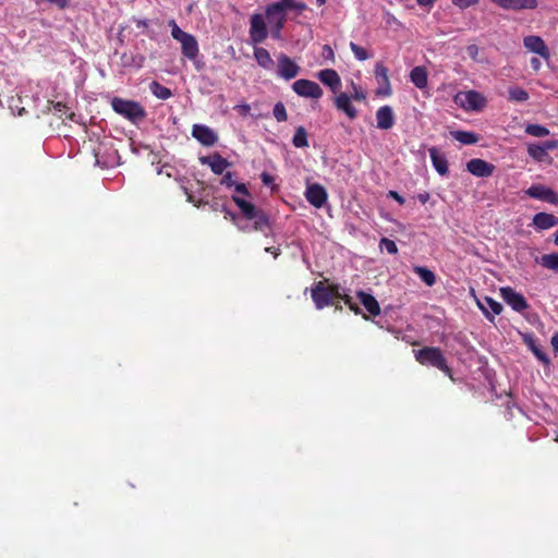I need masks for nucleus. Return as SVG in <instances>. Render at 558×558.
Here are the masks:
<instances>
[{"instance_id": "f257e3e1", "label": "nucleus", "mask_w": 558, "mask_h": 558, "mask_svg": "<svg viewBox=\"0 0 558 558\" xmlns=\"http://www.w3.org/2000/svg\"><path fill=\"white\" fill-rule=\"evenodd\" d=\"M311 295L317 310H323L326 306L333 305L335 301L342 300L352 312L361 313V308L353 302V299L341 293L339 284H327L326 280L317 281L311 288Z\"/></svg>"}, {"instance_id": "f03ea898", "label": "nucleus", "mask_w": 558, "mask_h": 558, "mask_svg": "<svg viewBox=\"0 0 558 558\" xmlns=\"http://www.w3.org/2000/svg\"><path fill=\"white\" fill-rule=\"evenodd\" d=\"M414 357L421 365L435 367L446 374L452 381L456 380L452 369L448 365L447 359L440 348L424 347L420 350H414Z\"/></svg>"}, {"instance_id": "7ed1b4c3", "label": "nucleus", "mask_w": 558, "mask_h": 558, "mask_svg": "<svg viewBox=\"0 0 558 558\" xmlns=\"http://www.w3.org/2000/svg\"><path fill=\"white\" fill-rule=\"evenodd\" d=\"M113 111L134 124L143 121L147 113L145 108L135 100H129L121 97H113L111 100Z\"/></svg>"}, {"instance_id": "20e7f679", "label": "nucleus", "mask_w": 558, "mask_h": 558, "mask_svg": "<svg viewBox=\"0 0 558 558\" xmlns=\"http://www.w3.org/2000/svg\"><path fill=\"white\" fill-rule=\"evenodd\" d=\"M232 201L240 208L246 220L254 221L253 229L255 231H264L265 228L269 227V217L264 210L256 208L251 202L235 195L232 196Z\"/></svg>"}, {"instance_id": "39448f33", "label": "nucleus", "mask_w": 558, "mask_h": 558, "mask_svg": "<svg viewBox=\"0 0 558 558\" xmlns=\"http://www.w3.org/2000/svg\"><path fill=\"white\" fill-rule=\"evenodd\" d=\"M267 22L263 14L254 13L250 19V40L256 46L265 41L268 37Z\"/></svg>"}, {"instance_id": "423d86ee", "label": "nucleus", "mask_w": 558, "mask_h": 558, "mask_svg": "<svg viewBox=\"0 0 558 558\" xmlns=\"http://www.w3.org/2000/svg\"><path fill=\"white\" fill-rule=\"evenodd\" d=\"M456 102L468 111H481L486 106V98L476 90H468L459 93Z\"/></svg>"}, {"instance_id": "0eeeda50", "label": "nucleus", "mask_w": 558, "mask_h": 558, "mask_svg": "<svg viewBox=\"0 0 558 558\" xmlns=\"http://www.w3.org/2000/svg\"><path fill=\"white\" fill-rule=\"evenodd\" d=\"M292 89L301 97L318 99L323 96L322 87L316 82L305 78L295 81Z\"/></svg>"}, {"instance_id": "6e6552de", "label": "nucleus", "mask_w": 558, "mask_h": 558, "mask_svg": "<svg viewBox=\"0 0 558 558\" xmlns=\"http://www.w3.org/2000/svg\"><path fill=\"white\" fill-rule=\"evenodd\" d=\"M499 291L504 301L511 306L513 311L521 313L529 308V303L525 298L511 287H502Z\"/></svg>"}, {"instance_id": "1a4fd4ad", "label": "nucleus", "mask_w": 558, "mask_h": 558, "mask_svg": "<svg viewBox=\"0 0 558 558\" xmlns=\"http://www.w3.org/2000/svg\"><path fill=\"white\" fill-rule=\"evenodd\" d=\"M523 46L527 51L538 54L547 61L550 59L549 48L544 39L537 35L525 36L523 38Z\"/></svg>"}, {"instance_id": "9d476101", "label": "nucleus", "mask_w": 558, "mask_h": 558, "mask_svg": "<svg viewBox=\"0 0 558 558\" xmlns=\"http://www.w3.org/2000/svg\"><path fill=\"white\" fill-rule=\"evenodd\" d=\"M525 194L529 195L532 198L539 199L547 202L549 204L557 205L558 204V194L551 190L550 187H547L542 184H533L531 185L526 191Z\"/></svg>"}, {"instance_id": "9b49d317", "label": "nucleus", "mask_w": 558, "mask_h": 558, "mask_svg": "<svg viewBox=\"0 0 558 558\" xmlns=\"http://www.w3.org/2000/svg\"><path fill=\"white\" fill-rule=\"evenodd\" d=\"M278 75L290 81L298 76L300 66L287 54L281 53L278 57Z\"/></svg>"}, {"instance_id": "f8f14e48", "label": "nucleus", "mask_w": 558, "mask_h": 558, "mask_svg": "<svg viewBox=\"0 0 558 558\" xmlns=\"http://www.w3.org/2000/svg\"><path fill=\"white\" fill-rule=\"evenodd\" d=\"M327 197L326 189L318 183L311 184L306 187L305 198L315 208H322L327 202Z\"/></svg>"}, {"instance_id": "ddd939ff", "label": "nucleus", "mask_w": 558, "mask_h": 558, "mask_svg": "<svg viewBox=\"0 0 558 558\" xmlns=\"http://www.w3.org/2000/svg\"><path fill=\"white\" fill-rule=\"evenodd\" d=\"M466 170L477 178H487L494 173L495 166L484 159L473 158L468 161Z\"/></svg>"}, {"instance_id": "4468645a", "label": "nucleus", "mask_w": 558, "mask_h": 558, "mask_svg": "<svg viewBox=\"0 0 558 558\" xmlns=\"http://www.w3.org/2000/svg\"><path fill=\"white\" fill-rule=\"evenodd\" d=\"M192 135L202 145L210 147L218 142L217 134L207 125L194 124L192 128Z\"/></svg>"}, {"instance_id": "2eb2a0df", "label": "nucleus", "mask_w": 558, "mask_h": 558, "mask_svg": "<svg viewBox=\"0 0 558 558\" xmlns=\"http://www.w3.org/2000/svg\"><path fill=\"white\" fill-rule=\"evenodd\" d=\"M490 1L504 10H511V11L535 10L538 7V0H490Z\"/></svg>"}, {"instance_id": "dca6fc26", "label": "nucleus", "mask_w": 558, "mask_h": 558, "mask_svg": "<svg viewBox=\"0 0 558 558\" xmlns=\"http://www.w3.org/2000/svg\"><path fill=\"white\" fill-rule=\"evenodd\" d=\"M202 165H207L215 174H223L231 163L220 154L214 153L199 158Z\"/></svg>"}, {"instance_id": "f3484780", "label": "nucleus", "mask_w": 558, "mask_h": 558, "mask_svg": "<svg viewBox=\"0 0 558 558\" xmlns=\"http://www.w3.org/2000/svg\"><path fill=\"white\" fill-rule=\"evenodd\" d=\"M267 25H284L287 22V13L281 11V7L272 2L266 7L264 15Z\"/></svg>"}, {"instance_id": "a211bd4d", "label": "nucleus", "mask_w": 558, "mask_h": 558, "mask_svg": "<svg viewBox=\"0 0 558 558\" xmlns=\"http://www.w3.org/2000/svg\"><path fill=\"white\" fill-rule=\"evenodd\" d=\"M377 128L380 130H390L396 122L393 110L390 106H381L376 111Z\"/></svg>"}, {"instance_id": "6ab92c4d", "label": "nucleus", "mask_w": 558, "mask_h": 558, "mask_svg": "<svg viewBox=\"0 0 558 558\" xmlns=\"http://www.w3.org/2000/svg\"><path fill=\"white\" fill-rule=\"evenodd\" d=\"M319 81L328 86L332 93H337L341 87V80L339 74L333 69H325L318 72Z\"/></svg>"}, {"instance_id": "aec40b11", "label": "nucleus", "mask_w": 558, "mask_h": 558, "mask_svg": "<svg viewBox=\"0 0 558 558\" xmlns=\"http://www.w3.org/2000/svg\"><path fill=\"white\" fill-rule=\"evenodd\" d=\"M335 107L344 112L351 120H354L357 117V110L352 105L351 97L347 93H340L335 98Z\"/></svg>"}, {"instance_id": "412c9836", "label": "nucleus", "mask_w": 558, "mask_h": 558, "mask_svg": "<svg viewBox=\"0 0 558 558\" xmlns=\"http://www.w3.org/2000/svg\"><path fill=\"white\" fill-rule=\"evenodd\" d=\"M533 226L538 231L548 230L558 226V217L548 213H537L533 217Z\"/></svg>"}, {"instance_id": "4be33fe9", "label": "nucleus", "mask_w": 558, "mask_h": 558, "mask_svg": "<svg viewBox=\"0 0 558 558\" xmlns=\"http://www.w3.org/2000/svg\"><path fill=\"white\" fill-rule=\"evenodd\" d=\"M477 305L489 320L494 319V315H499L502 312V305L489 296H485L483 302L477 301Z\"/></svg>"}, {"instance_id": "5701e85b", "label": "nucleus", "mask_w": 558, "mask_h": 558, "mask_svg": "<svg viewBox=\"0 0 558 558\" xmlns=\"http://www.w3.org/2000/svg\"><path fill=\"white\" fill-rule=\"evenodd\" d=\"M429 151V157L432 159V163L435 168V170L440 174V175H447L448 174V161H447V158L444 154H441L438 148L436 147H430L428 149Z\"/></svg>"}, {"instance_id": "b1692460", "label": "nucleus", "mask_w": 558, "mask_h": 558, "mask_svg": "<svg viewBox=\"0 0 558 558\" xmlns=\"http://www.w3.org/2000/svg\"><path fill=\"white\" fill-rule=\"evenodd\" d=\"M180 43H181L182 53L186 58L194 60L197 57L198 51H199L198 44H197V40L195 39V37L191 34H189Z\"/></svg>"}, {"instance_id": "393cba45", "label": "nucleus", "mask_w": 558, "mask_h": 558, "mask_svg": "<svg viewBox=\"0 0 558 558\" xmlns=\"http://www.w3.org/2000/svg\"><path fill=\"white\" fill-rule=\"evenodd\" d=\"M357 298L371 315L377 316L380 314V306L372 294H368L364 291H359Z\"/></svg>"}, {"instance_id": "a878e982", "label": "nucleus", "mask_w": 558, "mask_h": 558, "mask_svg": "<svg viewBox=\"0 0 558 558\" xmlns=\"http://www.w3.org/2000/svg\"><path fill=\"white\" fill-rule=\"evenodd\" d=\"M254 58L257 64L265 70H271L275 65L269 51L263 47L254 48Z\"/></svg>"}, {"instance_id": "bb28decb", "label": "nucleus", "mask_w": 558, "mask_h": 558, "mask_svg": "<svg viewBox=\"0 0 558 558\" xmlns=\"http://www.w3.org/2000/svg\"><path fill=\"white\" fill-rule=\"evenodd\" d=\"M411 82L420 89L427 87L428 75L424 66H415L410 72Z\"/></svg>"}, {"instance_id": "cd10ccee", "label": "nucleus", "mask_w": 558, "mask_h": 558, "mask_svg": "<svg viewBox=\"0 0 558 558\" xmlns=\"http://www.w3.org/2000/svg\"><path fill=\"white\" fill-rule=\"evenodd\" d=\"M524 343L529 347V349L534 353V355L544 364L548 365L550 363L547 354L542 350V348L536 343L535 339L532 335H525Z\"/></svg>"}, {"instance_id": "c85d7f7f", "label": "nucleus", "mask_w": 558, "mask_h": 558, "mask_svg": "<svg viewBox=\"0 0 558 558\" xmlns=\"http://www.w3.org/2000/svg\"><path fill=\"white\" fill-rule=\"evenodd\" d=\"M149 90L150 93L158 99H161V100H167L169 99L170 97H172V92L170 88L161 85L159 82L157 81H153L150 84H149Z\"/></svg>"}, {"instance_id": "c756f323", "label": "nucleus", "mask_w": 558, "mask_h": 558, "mask_svg": "<svg viewBox=\"0 0 558 558\" xmlns=\"http://www.w3.org/2000/svg\"><path fill=\"white\" fill-rule=\"evenodd\" d=\"M454 140L464 145H472L478 142V136L469 131H456L452 133Z\"/></svg>"}, {"instance_id": "7c9ffc66", "label": "nucleus", "mask_w": 558, "mask_h": 558, "mask_svg": "<svg viewBox=\"0 0 558 558\" xmlns=\"http://www.w3.org/2000/svg\"><path fill=\"white\" fill-rule=\"evenodd\" d=\"M414 272L428 287H432L435 284L436 276L432 270L427 269L426 267L416 266V267H414Z\"/></svg>"}, {"instance_id": "2f4dec72", "label": "nucleus", "mask_w": 558, "mask_h": 558, "mask_svg": "<svg viewBox=\"0 0 558 558\" xmlns=\"http://www.w3.org/2000/svg\"><path fill=\"white\" fill-rule=\"evenodd\" d=\"M292 144L296 148L308 146L307 132L304 126H298L292 138Z\"/></svg>"}, {"instance_id": "473e14b6", "label": "nucleus", "mask_w": 558, "mask_h": 558, "mask_svg": "<svg viewBox=\"0 0 558 558\" xmlns=\"http://www.w3.org/2000/svg\"><path fill=\"white\" fill-rule=\"evenodd\" d=\"M508 99L512 102H524L530 98L529 93L522 87L518 86L510 87L508 89Z\"/></svg>"}, {"instance_id": "72a5a7b5", "label": "nucleus", "mask_w": 558, "mask_h": 558, "mask_svg": "<svg viewBox=\"0 0 558 558\" xmlns=\"http://www.w3.org/2000/svg\"><path fill=\"white\" fill-rule=\"evenodd\" d=\"M527 154L538 162L545 161L548 158V154L544 150L541 144H530L527 146Z\"/></svg>"}, {"instance_id": "f704fd0d", "label": "nucleus", "mask_w": 558, "mask_h": 558, "mask_svg": "<svg viewBox=\"0 0 558 558\" xmlns=\"http://www.w3.org/2000/svg\"><path fill=\"white\" fill-rule=\"evenodd\" d=\"M539 263L547 269L558 271V253L544 254Z\"/></svg>"}, {"instance_id": "c9c22d12", "label": "nucleus", "mask_w": 558, "mask_h": 558, "mask_svg": "<svg viewBox=\"0 0 558 558\" xmlns=\"http://www.w3.org/2000/svg\"><path fill=\"white\" fill-rule=\"evenodd\" d=\"M276 4H279L281 7V11L284 13L287 10H295L302 12L306 9L305 3L296 2L295 0H279L276 2Z\"/></svg>"}, {"instance_id": "e433bc0d", "label": "nucleus", "mask_w": 558, "mask_h": 558, "mask_svg": "<svg viewBox=\"0 0 558 558\" xmlns=\"http://www.w3.org/2000/svg\"><path fill=\"white\" fill-rule=\"evenodd\" d=\"M525 133L534 137H544L549 135V130L541 124H527Z\"/></svg>"}, {"instance_id": "4c0bfd02", "label": "nucleus", "mask_w": 558, "mask_h": 558, "mask_svg": "<svg viewBox=\"0 0 558 558\" xmlns=\"http://www.w3.org/2000/svg\"><path fill=\"white\" fill-rule=\"evenodd\" d=\"M375 77L380 84H384L389 87V76L388 69L380 62L375 65Z\"/></svg>"}, {"instance_id": "58836bf2", "label": "nucleus", "mask_w": 558, "mask_h": 558, "mask_svg": "<svg viewBox=\"0 0 558 558\" xmlns=\"http://www.w3.org/2000/svg\"><path fill=\"white\" fill-rule=\"evenodd\" d=\"M350 49L352 50L354 57L359 61H365V60H367L369 58L367 51L363 47L356 45L353 41L350 43Z\"/></svg>"}, {"instance_id": "ea45409f", "label": "nucleus", "mask_w": 558, "mask_h": 558, "mask_svg": "<svg viewBox=\"0 0 558 558\" xmlns=\"http://www.w3.org/2000/svg\"><path fill=\"white\" fill-rule=\"evenodd\" d=\"M274 117L276 118V120L278 122H283V121H287L288 119V114H287V110H286V107L282 102H277L274 107Z\"/></svg>"}, {"instance_id": "a19ab883", "label": "nucleus", "mask_w": 558, "mask_h": 558, "mask_svg": "<svg viewBox=\"0 0 558 558\" xmlns=\"http://www.w3.org/2000/svg\"><path fill=\"white\" fill-rule=\"evenodd\" d=\"M379 246L381 250H386L389 254L393 255L398 253L397 244L388 238H383L379 242Z\"/></svg>"}, {"instance_id": "79ce46f5", "label": "nucleus", "mask_w": 558, "mask_h": 558, "mask_svg": "<svg viewBox=\"0 0 558 558\" xmlns=\"http://www.w3.org/2000/svg\"><path fill=\"white\" fill-rule=\"evenodd\" d=\"M169 25L171 26V35L172 37L178 40V41H181L182 39H184V37H186L189 35V33H185L183 32L175 23L174 20L170 21Z\"/></svg>"}, {"instance_id": "37998d69", "label": "nucleus", "mask_w": 558, "mask_h": 558, "mask_svg": "<svg viewBox=\"0 0 558 558\" xmlns=\"http://www.w3.org/2000/svg\"><path fill=\"white\" fill-rule=\"evenodd\" d=\"M21 104H22L21 97H17L16 99L12 98L11 104H10V109L12 110V112L20 117L26 112L25 107L21 106Z\"/></svg>"}, {"instance_id": "c03bdc74", "label": "nucleus", "mask_w": 558, "mask_h": 558, "mask_svg": "<svg viewBox=\"0 0 558 558\" xmlns=\"http://www.w3.org/2000/svg\"><path fill=\"white\" fill-rule=\"evenodd\" d=\"M352 88H353V93L350 96L351 99H354V100H357V101H362V100H364L366 98V94L364 93V90H362L354 83H352Z\"/></svg>"}, {"instance_id": "a18cd8bd", "label": "nucleus", "mask_w": 558, "mask_h": 558, "mask_svg": "<svg viewBox=\"0 0 558 558\" xmlns=\"http://www.w3.org/2000/svg\"><path fill=\"white\" fill-rule=\"evenodd\" d=\"M220 184L227 187H232L235 184L232 172H226L220 180Z\"/></svg>"}, {"instance_id": "49530a36", "label": "nucleus", "mask_w": 558, "mask_h": 558, "mask_svg": "<svg viewBox=\"0 0 558 558\" xmlns=\"http://www.w3.org/2000/svg\"><path fill=\"white\" fill-rule=\"evenodd\" d=\"M480 0H452V3L460 8V9H466L470 8L476 3H478Z\"/></svg>"}, {"instance_id": "de8ad7c7", "label": "nucleus", "mask_w": 558, "mask_h": 558, "mask_svg": "<svg viewBox=\"0 0 558 558\" xmlns=\"http://www.w3.org/2000/svg\"><path fill=\"white\" fill-rule=\"evenodd\" d=\"M284 25H269L270 35L274 39H281V31L283 29Z\"/></svg>"}, {"instance_id": "09e8293b", "label": "nucleus", "mask_w": 558, "mask_h": 558, "mask_svg": "<svg viewBox=\"0 0 558 558\" xmlns=\"http://www.w3.org/2000/svg\"><path fill=\"white\" fill-rule=\"evenodd\" d=\"M233 109L242 117H246L251 112V106L248 104L236 105Z\"/></svg>"}, {"instance_id": "8fccbe9b", "label": "nucleus", "mask_w": 558, "mask_h": 558, "mask_svg": "<svg viewBox=\"0 0 558 558\" xmlns=\"http://www.w3.org/2000/svg\"><path fill=\"white\" fill-rule=\"evenodd\" d=\"M541 146L544 148V150L548 154V150H554L558 147L557 141H546L541 144Z\"/></svg>"}, {"instance_id": "3c124183", "label": "nucleus", "mask_w": 558, "mask_h": 558, "mask_svg": "<svg viewBox=\"0 0 558 558\" xmlns=\"http://www.w3.org/2000/svg\"><path fill=\"white\" fill-rule=\"evenodd\" d=\"M53 110L59 114V117L61 118L62 114H65L66 111H68V108L64 104L58 101L56 104H53Z\"/></svg>"}, {"instance_id": "603ef678", "label": "nucleus", "mask_w": 558, "mask_h": 558, "mask_svg": "<svg viewBox=\"0 0 558 558\" xmlns=\"http://www.w3.org/2000/svg\"><path fill=\"white\" fill-rule=\"evenodd\" d=\"M233 186L238 193L251 196V193L244 183H235Z\"/></svg>"}, {"instance_id": "864d4df0", "label": "nucleus", "mask_w": 558, "mask_h": 558, "mask_svg": "<svg viewBox=\"0 0 558 558\" xmlns=\"http://www.w3.org/2000/svg\"><path fill=\"white\" fill-rule=\"evenodd\" d=\"M388 197L395 199L396 202H398L400 205H403L405 203V199L403 196H401L398 192L396 191H389L388 192Z\"/></svg>"}, {"instance_id": "5fc2aeb1", "label": "nucleus", "mask_w": 558, "mask_h": 558, "mask_svg": "<svg viewBox=\"0 0 558 558\" xmlns=\"http://www.w3.org/2000/svg\"><path fill=\"white\" fill-rule=\"evenodd\" d=\"M260 180H262L263 184L266 186L271 185L274 182V178L268 172H263L260 174Z\"/></svg>"}, {"instance_id": "6e6d98bb", "label": "nucleus", "mask_w": 558, "mask_h": 558, "mask_svg": "<svg viewBox=\"0 0 558 558\" xmlns=\"http://www.w3.org/2000/svg\"><path fill=\"white\" fill-rule=\"evenodd\" d=\"M468 54L473 59L475 60L477 58V54H478V47L476 45H470L468 47Z\"/></svg>"}, {"instance_id": "4d7b16f0", "label": "nucleus", "mask_w": 558, "mask_h": 558, "mask_svg": "<svg viewBox=\"0 0 558 558\" xmlns=\"http://www.w3.org/2000/svg\"><path fill=\"white\" fill-rule=\"evenodd\" d=\"M531 68H532V70H533L535 73H537V72L541 70V68H542V63H541L539 59H537V58H532V59H531Z\"/></svg>"}, {"instance_id": "13d9d810", "label": "nucleus", "mask_w": 558, "mask_h": 558, "mask_svg": "<svg viewBox=\"0 0 558 558\" xmlns=\"http://www.w3.org/2000/svg\"><path fill=\"white\" fill-rule=\"evenodd\" d=\"M550 344L553 347L555 354L558 355V332L554 333V336L551 337Z\"/></svg>"}, {"instance_id": "bf43d9fd", "label": "nucleus", "mask_w": 558, "mask_h": 558, "mask_svg": "<svg viewBox=\"0 0 558 558\" xmlns=\"http://www.w3.org/2000/svg\"><path fill=\"white\" fill-rule=\"evenodd\" d=\"M265 251L267 253L272 254L275 258H277L281 253V250L279 247H275V246L266 247Z\"/></svg>"}, {"instance_id": "052dcab7", "label": "nucleus", "mask_w": 558, "mask_h": 558, "mask_svg": "<svg viewBox=\"0 0 558 558\" xmlns=\"http://www.w3.org/2000/svg\"><path fill=\"white\" fill-rule=\"evenodd\" d=\"M223 211H225V214H226V216H225L226 218H230L233 222H235V221H236V218H238V215H236V214H234V213L230 211V210H229V209H227L226 207H223Z\"/></svg>"}, {"instance_id": "680f3d73", "label": "nucleus", "mask_w": 558, "mask_h": 558, "mask_svg": "<svg viewBox=\"0 0 558 558\" xmlns=\"http://www.w3.org/2000/svg\"><path fill=\"white\" fill-rule=\"evenodd\" d=\"M437 0H416L420 7H433Z\"/></svg>"}, {"instance_id": "e2e57ef3", "label": "nucleus", "mask_w": 558, "mask_h": 558, "mask_svg": "<svg viewBox=\"0 0 558 558\" xmlns=\"http://www.w3.org/2000/svg\"><path fill=\"white\" fill-rule=\"evenodd\" d=\"M417 198H418V201L422 204H425L429 199V194L428 193H421V194L417 195Z\"/></svg>"}, {"instance_id": "0e129e2a", "label": "nucleus", "mask_w": 558, "mask_h": 558, "mask_svg": "<svg viewBox=\"0 0 558 558\" xmlns=\"http://www.w3.org/2000/svg\"><path fill=\"white\" fill-rule=\"evenodd\" d=\"M187 201H189V202H191V203H193L196 207H199V206L202 205V202H201V201L195 202V201L193 199V196H192V195H189Z\"/></svg>"}, {"instance_id": "69168bd1", "label": "nucleus", "mask_w": 558, "mask_h": 558, "mask_svg": "<svg viewBox=\"0 0 558 558\" xmlns=\"http://www.w3.org/2000/svg\"><path fill=\"white\" fill-rule=\"evenodd\" d=\"M324 50L326 51V53H328L329 56H333V51L332 49L328 46V45H325L324 46Z\"/></svg>"}, {"instance_id": "338daca9", "label": "nucleus", "mask_w": 558, "mask_h": 558, "mask_svg": "<svg viewBox=\"0 0 558 558\" xmlns=\"http://www.w3.org/2000/svg\"><path fill=\"white\" fill-rule=\"evenodd\" d=\"M554 235H555L554 243H555V245H557V246H558V231H557V232H555V234H554Z\"/></svg>"}, {"instance_id": "774afa93", "label": "nucleus", "mask_w": 558, "mask_h": 558, "mask_svg": "<svg viewBox=\"0 0 558 558\" xmlns=\"http://www.w3.org/2000/svg\"><path fill=\"white\" fill-rule=\"evenodd\" d=\"M333 306L336 307V310H339V311L342 310V306L340 304H338L337 301H335Z\"/></svg>"}]
</instances>
